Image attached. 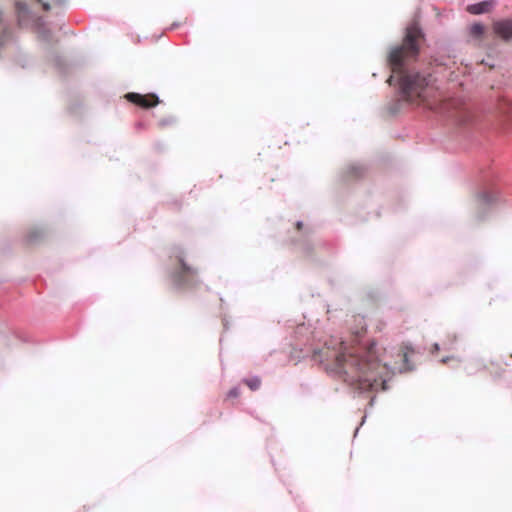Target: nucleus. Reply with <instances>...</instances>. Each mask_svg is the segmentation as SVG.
<instances>
[{
	"label": "nucleus",
	"instance_id": "2",
	"mask_svg": "<svg viewBox=\"0 0 512 512\" xmlns=\"http://www.w3.org/2000/svg\"><path fill=\"white\" fill-rule=\"evenodd\" d=\"M423 36L424 34H406L401 45L391 48L388 63L392 72L400 75V89L407 101L424 104L431 110L442 112L443 103L436 101L439 92L433 85L431 75L403 72L404 65L418 56Z\"/></svg>",
	"mask_w": 512,
	"mask_h": 512
},
{
	"label": "nucleus",
	"instance_id": "16",
	"mask_svg": "<svg viewBox=\"0 0 512 512\" xmlns=\"http://www.w3.org/2000/svg\"><path fill=\"white\" fill-rule=\"evenodd\" d=\"M406 32H407V33H410V32H417V31H416V30H414V29L407 28Z\"/></svg>",
	"mask_w": 512,
	"mask_h": 512
},
{
	"label": "nucleus",
	"instance_id": "3",
	"mask_svg": "<svg viewBox=\"0 0 512 512\" xmlns=\"http://www.w3.org/2000/svg\"><path fill=\"white\" fill-rule=\"evenodd\" d=\"M15 12L21 28H40L42 19L36 16L23 1L15 2Z\"/></svg>",
	"mask_w": 512,
	"mask_h": 512
},
{
	"label": "nucleus",
	"instance_id": "5",
	"mask_svg": "<svg viewBox=\"0 0 512 512\" xmlns=\"http://www.w3.org/2000/svg\"><path fill=\"white\" fill-rule=\"evenodd\" d=\"M125 98L142 108H151L155 107L159 103V99L155 94H138V93H128L125 95Z\"/></svg>",
	"mask_w": 512,
	"mask_h": 512
},
{
	"label": "nucleus",
	"instance_id": "11",
	"mask_svg": "<svg viewBox=\"0 0 512 512\" xmlns=\"http://www.w3.org/2000/svg\"><path fill=\"white\" fill-rule=\"evenodd\" d=\"M229 398H236L239 396V390L237 388H233L228 392L227 395Z\"/></svg>",
	"mask_w": 512,
	"mask_h": 512
},
{
	"label": "nucleus",
	"instance_id": "17",
	"mask_svg": "<svg viewBox=\"0 0 512 512\" xmlns=\"http://www.w3.org/2000/svg\"><path fill=\"white\" fill-rule=\"evenodd\" d=\"M3 12L0 10V22L2 21Z\"/></svg>",
	"mask_w": 512,
	"mask_h": 512
},
{
	"label": "nucleus",
	"instance_id": "9",
	"mask_svg": "<svg viewBox=\"0 0 512 512\" xmlns=\"http://www.w3.org/2000/svg\"><path fill=\"white\" fill-rule=\"evenodd\" d=\"M493 32H512V20L511 19H502L496 21L493 25Z\"/></svg>",
	"mask_w": 512,
	"mask_h": 512
},
{
	"label": "nucleus",
	"instance_id": "1",
	"mask_svg": "<svg viewBox=\"0 0 512 512\" xmlns=\"http://www.w3.org/2000/svg\"><path fill=\"white\" fill-rule=\"evenodd\" d=\"M380 350L375 343L355 347L341 342L331 369L346 384L361 392L385 390L390 367Z\"/></svg>",
	"mask_w": 512,
	"mask_h": 512
},
{
	"label": "nucleus",
	"instance_id": "12",
	"mask_svg": "<svg viewBox=\"0 0 512 512\" xmlns=\"http://www.w3.org/2000/svg\"><path fill=\"white\" fill-rule=\"evenodd\" d=\"M483 26L481 24H475L471 28V32L477 33V32H483Z\"/></svg>",
	"mask_w": 512,
	"mask_h": 512
},
{
	"label": "nucleus",
	"instance_id": "4",
	"mask_svg": "<svg viewBox=\"0 0 512 512\" xmlns=\"http://www.w3.org/2000/svg\"><path fill=\"white\" fill-rule=\"evenodd\" d=\"M180 262V271L174 274L173 281L177 288H185L196 283L197 271L188 266L182 259Z\"/></svg>",
	"mask_w": 512,
	"mask_h": 512
},
{
	"label": "nucleus",
	"instance_id": "10",
	"mask_svg": "<svg viewBox=\"0 0 512 512\" xmlns=\"http://www.w3.org/2000/svg\"><path fill=\"white\" fill-rule=\"evenodd\" d=\"M244 382L251 390H257L261 385V380L258 377L246 379Z\"/></svg>",
	"mask_w": 512,
	"mask_h": 512
},
{
	"label": "nucleus",
	"instance_id": "13",
	"mask_svg": "<svg viewBox=\"0 0 512 512\" xmlns=\"http://www.w3.org/2000/svg\"><path fill=\"white\" fill-rule=\"evenodd\" d=\"M501 35L503 36V39L505 41H508L511 38V36H512V34H501Z\"/></svg>",
	"mask_w": 512,
	"mask_h": 512
},
{
	"label": "nucleus",
	"instance_id": "8",
	"mask_svg": "<svg viewBox=\"0 0 512 512\" xmlns=\"http://www.w3.org/2000/svg\"><path fill=\"white\" fill-rule=\"evenodd\" d=\"M44 11H55L56 13L62 9L66 0H37Z\"/></svg>",
	"mask_w": 512,
	"mask_h": 512
},
{
	"label": "nucleus",
	"instance_id": "7",
	"mask_svg": "<svg viewBox=\"0 0 512 512\" xmlns=\"http://www.w3.org/2000/svg\"><path fill=\"white\" fill-rule=\"evenodd\" d=\"M496 6L495 0H485L466 7V11L472 15H479L491 12Z\"/></svg>",
	"mask_w": 512,
	"mask_h": 512
},
{
	"label": "nucleus",
	"instance_id": "6",
	"mask_svg": "<svg viewBox=\"0 0 512 512\" xmlns=\"http://www.w3.org/2000/svg\"><path fill=\"white\" fill-rule=\"evenodd\" d=\"M499 198V193L497 191H483L479 193L475 198V207L477 210L481 211L491 204L495 203Z\"/></svg>",
	"mask_w": 512,
	"mask_h": 512
},
{
	"label": "nucleus",
	"instance_id": "15",
	"mask_svg": "<svg viewBox=\"0 0 512 512\" xmlns=\"http://www.w3.org/2000/svg\"><path fill=\"white\" fill-rule=\"evenodd\" d=\"M302 225H303V224H302V222H297V224H296V228H297L298 230H300V229L302 228Z\"/></svg>",
	"mask_w": 512,
	"mask_h": 512
},
{
	"label": "nucleus",
	"instance_id": "14",
	"mask_svg": "<svg viewBox=\"0 0 512 512\" xmlns=\"http://www.w3.org/2000/svg\"><path fill=\"white\" fill-rule=\"evenodd\" d=\"M180 27H181V25H180L179 23H174V24L172 25L171 29H178V28H180Z\"/></svg>",
	"mask_w": 512,
	"mask_h": 512
}]
</instances>
